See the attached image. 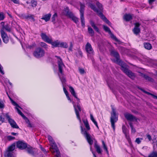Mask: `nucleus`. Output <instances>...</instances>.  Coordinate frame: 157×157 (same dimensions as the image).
<instances>
[{
  "label": "nucleus",
  "mask_w": 157,
  "mask_h": 157,
  "mask_svg": "<svg viewBox=\"0 0 157 157\" xmlns=\"http://www.w3.org/2000/svg\"><path fill=\"white\" fill-rule=\"evenodd\" d=\"M86 2H87V3L88 4V6L94 12H96L98 14V15L101 17V19L103 20L109 25H111V23L107 19L105 16L103 14L102 12L99 11L96 8L94 5L90 3V2H91L92 1L91 0H86Z\"/></svg>",
  "instance_id": "nucleus-1"
},
{
  "label": "nucleus",
  "mask_w": 157,
  "mask_h": 157,
  "mask_svg": "<svg viewBox=\"0 0 157 157\" xmlns=\"http://www.w3.org/2000/svg\"><path fill=\"white\" fill-rule=\"evenodd\" d=\"M120 66L121 67V69L130 78L132 79H134L136 76L135 74L127 68V65L125 63L121 62Z\"/></svg>",
  "instance_id": "nucleus-2"
},
{
  "label": "nucleus",
  "mask_w": 157,
  "mask_h": 157,
  "mask_svg": "<svg viewBox=\"0 0 157 157\" xmlns=\"http://www.w3.org/2000/svg\"><path fill=\"white\" fill-rule=\"evenodd\" d=\"M64 13L65 16L71 19L76 24H77L78 23V18L75 16L72 12L70 11L68 7H66L64 8Z\"/></svg>",
  "instance_id": "nucleus-3"
},
{
  "label": "nucleus",
  "mask_w": 157,
  "mask_h": 157,
  "mask_svg": "<svg viewBox=\"0 0 157 157\" xmlns=\"http://www.w3.org/2000/svg\"><path fill=\"white\" fill-rule=\"evenodd\" d=\"M112 112L111 113L110 122L112 127L114 130L115 129V123L118 120V117L116 116V109L113 108H112Z\"/></svg>",
  "instance_id": "nucleus-4"
},
{
  "label": "nucleus",
  "mask_w": 157,
  "mask_h": 157,
  "mask_svg": "<svg viewBox=\"0 0 157 157\" xmlns=\"http://www.w3.org/2000/svg\"><path fill=\"white\" fill-rule=\"evenodd\" d=\"M15 144L13 143L9 146L4 153L5 157H14L13 151L15 148Z\"/></svg>",
  "instance_id": "nucleus-5"
},
{
  "label": "nucleus",
  "mask_w": 157,
  "mask_h": 157,
  "mask_svg": "<svg viewBox=\"0 0 157 157\" xmlns=\"http://www.w3.org/2000/svg\"><path fill=\"white\" fill-rule=\"evenodd\" d=\"M45 54L44 51L41 48H36L33 52L34 56L36 58H39L43 57Z\"/></svg>",
  "instance_id": "nucleus-6"
},
{
  "label": "nucleus",
  "mask_w": 157,
  "mask_h": 157,
  "mask_svg": "<svg viewBox=\"0 0 157 157\" xmlns=\"http://www.w3.org/2000/svg\"><path fill=\"white\" fill-rule=\"evenodd\" d=\"M103 28L104 29L106 32H107L110 35L111 38L116 41L117 42L118 44H121L122 43L111 32L109 28L106 26L103 25Z\"/></svg>",
  "instance_id": "nucleus-7"
},
{
  "label": "nucleus",
  "mask_w": 157,
  "mask_h": 157,
  "mask_svg": "<svg viewBox=\"0 0 157 157\" xmlns=\"http://www.w3.org/2000/svg\"><path fill=\"white\" fill-rule=\"evenodd\" d=\"M16 147L20 149L23 150L27 147V144L22 141H19L17 142Z\"/></svg>",
  "instance_id": "nucleus-8"
},
{
  "label": "nucleus",
  "mask_w": 157,
  "mask_h": 157,
  "mask_svg": "<svg viewBox=\"0 0 157 157\" xmlns=\"http://www.w3.org/2000/svg\"><path fill=\"white\" fill-rule=\"evenodd\" d=\"M1 36L3 42L5 44H7L9 41V38L7 34L3 29L0 31Z\"/></svg>",
  "instance_id": "nucleus-9"
},
{
  "label": "nucleus",
  "mask_w": 157,
  "mask_h": 157,
  "mask_svg": "<svg viewBox=\"0 0 157 157\" xmlns=\"http://www.w3.org/2000/svg\"><path fill=\"white\" fill-rule=\"evenodd\" d=\"M135 27L132 31L136 35H137L140 32V29L139 27L140 24L138 22H136L134 24Z\"/></svg>",
  "instance_id": "nucleus-10"
},
{
  "label": "nucleus",
  "mask_w": 157,
  "mask_h": 157,
  "mask_svg": "<svg viewBox=\"0 0 157 157\" xmlns=\"http://www.w3.org/2000/svg\"><path fill=\"white\" fill-rule=\"evenodd\" d=\"M40 36L41 39L45 42L48 43H50L52 38L48 36L46 34L44 33H41L40 34Z\"/></svg>",
  "instance_id": "nucleus-11"
},
{
  "label": "nucleus",
  "mask_w": 157,
  "mask_h": 157,
  "mask_svg": "<svg viewBox=\"0 0 157 157\" xmlns=\"http://www.w3.org/2000/svg\"><path fill=\"white\" fill-rule=\"evenodd\" d=\"M124 115L128 121H132L133 120H135L136 121L137 120L136 117L131 114L125 113L124 114Z\"/></svg>",
  "instance_id": "nucleus-12"
},
{
  "label": "nucleus",
  "mask_w": 157,
  "mask_h": 157,
  "mask_svg": "<svg viewBox=\"0 0 157 157\" xmlns=\"http://www.w3.org/2000/svg\"><path fill=\"white\" fill-rule=\"evenodd\" d=\"M85 49L86 52L90 54H93L94 51L90 44L87 42L86 45Z\"/></svg>",
  "instance_id": "nucleus-13"
},
{
  "label": "nucleus",
  "mask_w": 157,
  "mask_h": 157,
  "mask_svg": "<svg viewBox=\"0 0 157 157\" xmlns=\"http://www.w3.org/2000/svg\"><path fill=\"white\" fill-rule=\"evenodd\" d=\"M84 134V135L88 143L90 145H92L93 144V141L91 138L90 135L87 133L86 131H85Z\"/></svg>",
  "instance_id": "nucleus-14"
},
{
  "label": "nucleus",
  "mask_w": 157,
  "mask_h": 157,
  "mask_svg": "<svg viewBox=\"0 0 157 157\" xmlns=\"http://www.w3.org/2000/svg\"><path fill=\"white\" fill-rule=\"evenodd\" d=\"M110 53L111 55L114 57L117 61L119 60L120 56L119 53L114 50H112L111 51Z\"/></svg>",
  "instance_id": "nucleus-15"
},
{
  "label": "nucleus",
  "mask_w": 157,
  "mask_h": 157,
  "mask_svg": "<svg viewBox=\"0 0 157 157\" xmlns=\"http://www.w3.org/2000/svg\"><path fill=\"white\" fill-rule=\"evenodd\" d=\"M141 75L145 78V79L147 81L150 82H153L154 81V79L148 76L141 73Z\"/></svg>",
  "instance_id": "nucleus-16"
},
{
  "label": "nucleus",
  "mask_w": 157,
  "mask_h": 157,
  "mask_svg": "<svg viewBox=\"0 0 157 157\" xmlns=\"http://www.w3.org/2000/svg\"><path fill=\"white\" fill-rule=\"evenodd\" d=\"M59 63H58L59 71V72L61 74L63 73V68L64 66V65L63 63V61L60 60Z\"/></svg>",
  "instance_id": "nucleus-17"
},
{
  "label": "nucleus",
  "mask_w": 157,
  "mask_h": 157,
  "mask_svg": "<svg viewBox=\"0 0 157 157\" xmlns=\"http://www.w3.org/2000/svg\"><path fill=\"white\" fill-rule=\"evenodd\" d=\"M48 43L51 44L52 46V48L59 47V42L57 41H52V39H51L50 40V42Z\"/></svg>",
  "instance_id": "nucleus-18"
},
{
  "label": "nucleus",
  "mask_w": 157,
  "mask_h": 157,
  "mask_svg": "<svg viewBox=\"0 0 157 157\" xmlns=\"http://www.w3.org/2000/svg\"><path fill=\"white\" fill-rule=\"evenodd\" d=\"M6 119L8 120L9 123L11 126L12 125V123H14L15 121L10 117V116L9 114V113H6Z\"/></svg>",
  "instance_id": "nucleus-19"
},
{
  "label": "nucleus",
  "mask_w": 157,
  "mask_h": 157,
  "mask_svg": "<svg viewBox=\"0 0 157 157\" xmlns=\"http://www.w3.org/2000/svg\"><path fill=\"white\" fill-rule=\"evenodd\" d=\"M6 119L8 120L9 123L11 126L12 125V123H14L15 121L10 117V116L9 114V113H6Z\"/></svg>",
  "instance_id": "nucleus-20"
},
{
  "label": "nucleus",
  "mask_w": 157,
  "mask_h": 157,
  "mask_svg": "<svg viewBox=\"0 0 157 157\" xmlns=\"http://www.w3.org/2000/svg\"><path fill=\"white\" fill-rule=\"evenodd\" d=\"M69 88L70 89V91L71 94L77 99V100L79 101V99L77 97L75 91L73 87L71 86H70L69 87Z\"/></svg>",
  "instance_id": "nucleus-21"
},
{
  "label": "nucleus",
  "mask_w": 157,
  "mask_h": 157,
  "mask_svg": "<svg viewBox=\"0 0 157 157\" xmlns=\"http://www.w3.org/2000/svg\"><path fill=\"white\" fill-rule=\"evenodd\" d=\"M138 88L141 91H142L144 93L146 94H147L148 95H150L151 96L153 97V98H154V99H157V96H156V95H154V94H153L149 92H148L145 91V90H144V89H142V88L139 87Z\"/></svg>",
  "instance_id": "nucleus-22"
},
{
  "label": "nucleus",
  "mask_w": 157,
  "mask_h": 157,
  "mask_svg": "<svg viewBox=\"0 0 157 157\" xmlns=\"http://www.w3.org/2000/svg\"><path fill=\"white\" fill-rule=\"evenodd\" d=\"M90 23L91 26L98 33H99V29L98 28L94 22L92 20L90 21Z\"/></svg>",
  "instance_id": "nucleus-23"
},
{
  "label": "nucleus",
  "mask_w": 157,
  "mask_h": 157,
  "mask_svg": "<svg viewBox=\"0 0 157 157\" xmlns=\"http://www.w3.org/2000/svg\"><path fill=\"white\" fill-rule=\"evenodd\" d=\"M27 151L28 153L33 155H34V153L33 151V148L32 147L30 146H29L28 147L27 146Z\"/></svg>",
  "instance_id": "nucleus-24"
},
{
  "label": "nucleus",
  "mask_w": 157,
  "mask_h": 157,
  "mask_svg": "<svg viewBox=\"0 0 157 157\" xmlns=\"http://www.w3.org/2000/svg\"><path fill=\"white\" fill-rule=\"evenodd\" d=\"M51 16V14L48 13L43 16L41 19L42 20H44L46 22H47L49 20Z\"/></svg>",
  "instance_id": "nucleus-25"
},
{
  "label": "nucleus",
  "mask_w": 157,
  "mask_h": 157,
  "mask_svg": "<svg viewBox=\"0 0 157 157\" xmlns=\"http://www.w3.org/2000/svg\"><path fill=\"white\" fill-rule=\"evenodd\" d=\"M80 14H84V11L85 6L84 4H82L81 2L80 3Z\"/></svg>",
  "instance_id": "nucleus-26"
},
{
  "label": "nucleus",
  "mask_w": 157,
  "mask_h": 157,
  "mask_svg": "<svg viewBox=\"0 0 157 157\" xmlns=\"http://www.w3.org/2000/svg\"><path fill=\"white\" fill-rule=\"evenodd\" d=\"M94 147L96 150L97 152L99 154H100L101 153V151L100 146L97 144V142L96 141L94 143Z\"/></svg>",
  "instance_id": "nucleus-27"
},
{
  "label": "nucleus",
  "mask_w": 157,
  "mask_h": 157,
  "mask_svg": "<svg viewBox=\"0 0 157 157\" xmlns=\"http://www.w3.org/2000/svg\"><path fill=\"white\" fill-rule=\"evenodd\" d=\"M51 146V147H50V150L51 151V152L52 153L54 151H52V149L54 150H55V151H56V150H57L58 149L57 146L55 142L52 143V144Z\"/></svg>",
  "instance_id": "nucleus-28"
},
{
  "label": "nucleus",
  "mask_w": 157,
  "mask_h": 157,
  "mask_svg": "<svg viewBox=\"0 0 157 157\" xmlns=\"http://www.w3.org/2000/svg\"><path fill=\"white\" fill-rule=\"evenodd\" d=\"M132 19V16L130 14H125L124 16V19L126 21H129Z\"/></svg>",
  "instance_id": "nucleus-29"
},
{
  "label": "nucleus",
  "mask_w": 157,
  "mask_h": 157,
  "mask_svg": "<svg viewBox=\"0 0 157 157\" xmlns=\"http://www.w3.org/2000/svg\"><path fill=\"white\" fill-rule=\"evenodd\" d=\"M6 94L7 95L8 97L9 98L10 100L12 103L13 104V105L14 106H16V107H17L19 108L20 109H21V108L20 106L16 102H15L9 96V95L8 92H6Z\"/></svg>",
  "instance_id": "nucleus-30"
},
{
  "label": "nucleus",
  "mask_w": 157,
  "mask_h": 157,
  "mask_svg": "<svg viewBox=\"0 0 157 157\" xmlns=\"http://www.w3.org/2000/svg\"><path fill=\"white\" fill-rule=\"evenodd\" d=\"M144 47L145 48L148 50H150L152 48L151 44L149 43H144Z\"/></svg>",
  "instance_id": "nucleus-31"
},
{
  "label": "nucleus",
  "mask_w": 157,
  "mask_h": 157,
  "mask_svg": "<svg viewBox=\"0 0 157 157\" xmlns=\"http://www.w3.org/2000/svg\"><path fill=\"white\" fill-rule=\"evenodd\" d=\"M80 15V19L81 25L82 27H84L85 26V21L84 20V14Z\"/></svg>",
  "instance_id": "nucleus-32"
},
{
  "label": "nucleus",
  "mask_w": 157,
  "mask_h": 157,
  "mask_svg": "<svg viewBox=\"0 0 157 157\" xmlns=\"http://www.w3.org/2000/svg\"><path fill=\"white\" fill-rule=\"evenodd\" d=\"M6 113H2L0 115V121H1L2 123H4L5 122V118L4 117H6Z\"/></svg>",
  "instance_id": "nucleus-33"
},
{
  "label": "nucleus",
  "mask_w": 157,
  "mask_h": 157,
  "mask_svg": "<svg viewBox=\"0 0 157 157\" xmlns=\"http://www.w3.org/2000/svg\"><path fill=\"white\" fill-rule=\"evenodd\" d=\"M88 32L91 34V36H93L94 35V32L93 29L89 26H88Z\"/></svg>",
  "instance_id": "nucleus-34"
},
{
  "label": "nucleus",
  "mask_w": 157,
  "mask_h": 157,
  "mask_svg": "<svg viewBox=\"0 0 157 157\" xmlns=\"http://www.w3.org/2000/svg\"><path fill=\"white\" fill-rule=\"evenodd\" d=\"M59 47H61L65 48H67L68 47V45L65 42H59Z\"/></svg>",
  "instance_id": "nucleus-35"
},
{
  "label": "nucleus",
  "mask_w": 157,
  "mask_h": 157,
  "mask_svg": "<svg viewBox=\"0 0 157 157\" xmlns=\"http://www.w3.org/2000/svg\"><path fill=\"white\" fill-rule=\"evenodd\" d=\"M17 109L18 113L25 120L27 119V118L22 113L21 110L17 108H16Z\"/></svg>",
  "instance_id": "nucleus-36"
},
{
  "label": "nucleus",
  "mask_w": 157,
  "mask_h": 157,
  "mask_svg": "<svg viewBox=\"0 0 157 157\" xmlns=\"http://www.w3.org/2000/svg\"><path fill=\"white\" fill-rule=\"evenodd\" d=\"M83 121L87 129L89 130L90 129V128L87 120H83Z\"/></svg>",
  "instance_id": "nucleus-37"
},
{
  "label": "nucleus",
  "mask_w": 157,
  "mask_h": 157,
  "mask_svg": "<svg viewBox=\"0 0 157 157\" xmlns=\"http://www.w3.org/2000/svg\"><path fill=\"white\" fill-rule=\"evenodd\" d=\"M90 119L94 123V124L96 125L98 129H99V127L98 126L97 123L96 121L94 119L93 115L92 114H90Z\"/></svg>",
  "instance_id": "nucleus-38"
},
{
  "label": "nucleus",
  "mask_w": 157,
  "mask_h": 157,
  "mask_svg": "<svg viewBox=\"0 0 157 157\" xmlns=\"http://www.w3.org/2000/svg\"><path fill=\"white\" fill-rule=\"evenodd\" d=\"M74 107L77 118L79 121L80 122H81V119L80 117L78 111L76 109L75 106H74Z\"/></svg>",
  "instance_id": "nucleus-39"
},
{
  "label": "nucleus",
  "mask_w": 157,
  "mask_h": 157,
  "mask_svg": "<svg viewBox=\"0 0 157 157\" xmlns=\"http://www.w3.org/2000/svg\"><path fill=\"white\" fill-rule=\"evenodd\" d=\"M96 5L99 9L98 10L101 12L103 10V7L102 4L99 2H98L96 3Z\"/></svg>",
  "instance_id": "nucleus-40"
},
{
  "label": "nucleus",
  "mask_w": 157,
  "mask_h": 157,
  "mask_svg": "<svg viewBox=\"0 0 157 157\" xmlns=\"http://www.w3.org/2000/svg\"><path fill=\"white\" fill-rule=\"evenodd\" d=\"M122 130L123 133L124 134L126 137L127 132L128 131V130L126 127L124 125H123L122 126Z\"/></svg>",
  "instance_id": "nucleus-41"
},
{
  "label": "nucleus",
  "mask_w": 157,
  "mask_h": 157,
  "mask_svg": "<svg viewBox=\"0 0 157 157\" xmlns=\"http://www.w3.org/2000/svg\"><path fill=\"white\" fill-rule=\"evenodd\" d=\"M148 157H157V152H152L148 155Z\"/></svg>",
  "instance_id": "nucleus-42"
},
{
  "label": "nucleus",
  "mask_w": 157,
  "mask_h": 157,
  "mask_svg": "<svg viewBox=\"0 0 157 157\" xmlns=\"http://www.w3.org/2000/svg\"><path fill=\"white\" fill-rule=\"evenodd\" d=\"M33 17L34 16L33 15L28 14L26 16V19H31L33 21H34L35 20Z\"/></svg>",
  "instance_id": "nucleus-43"
},
{
  "label": "nucleus",
  "mask_w": 157,
  "mask_h": 157,
  "mask_svg": "<svg viewBox=\"0 0 157 157\" xmlns=\"http://www.w3.org/2000/svg\"><path fill=\"white\" fill-rule=\"evenodd\" d=\"M57 17V14L56 13H55L53 15L52 19V22L54 24H55L56 23L55 21H56V17Z\"/></svg>",
  "instance_id": "nucleus-44"
},
{
  "label": "nucleus",
  "mask_w": 157,
  "mask_h": 157,
  "mask_svg": "<svg viewBox=\"0 0 157 157\" xmlns=\"http://www.w3.org/2000/svg\"><path fill=\"white\" fill-rule=\"evenodd\" d=\"M30 3L32 4V6L33 7H35L37 5V2L35 0H31Z\"/></svg>",
  "instance_id": "nucleus-45"
},
{
  "label": "nucleus",
  "mask_w": 157,
  "mask_h": 157,
  "mask_svg": "<svg viewBox=\"0 0 157 157\" xmlns=\"http://www.w3.org/2000/svg\"><path fill=\"white\" fill-rule=\"evenodd\" d=\"M102 145L103 146V148L105 151L106 152L107 154H108V151L107 149V148L105 144V143L104 141L103 140L102 141Z\"/></svg>",
  "instance_id": "nucleus-46"
},
{
  "label": "nucleus",
  "mask_w": 157,
  "mask_h": 157,
  "mask_svg": "<svg viewBox=\"0 0 157 157\" xmlns=\"http://www.w3.org/2000/svg\"><path fill=\"white\" fill-rule=\"evenodd\" d=\"M9 32L11 31V29L8 25H6L3 28Z\"/></svg>",
  "instance_id": "nucleus-47"
},
{
  "label": "nucleus",
  "mask_w": 157,
  "mask_h": 157,
  "mask_svg": "<svg viewBox=\"0 0 157 157\" xmlns=\"http://www.w3.org/2000/svg\"><path fill=\"white\" fill-rule=\"evenodd\" d=\"M129 125L131 128V132L133 133H135L136 132V130L134 128L132 124V123L131 122L129 123Z\"/></svg>",
  "instance_id": "nucleus-48"
},
{
  "label": "nucleus",
  "mask_w": 157,
  "mask_h": 157,
  "mask_svg": "<svg viewBox=\"0 0 157 157\" xmlns=\"http://www.w3.org/2000/svg\"><path fill=\"white\" fill-rule=\"evenodd\" d=\"M143 140V138H136L135 142L137 144H140V143L141 142V140Z\"/></svg>",
  "instance_id": "nucleus-49"
},
{
  "label": "nucleus",
  "mask_w": 157,
  "mask_h": 157,
  "mask_svg": "<svg viewBox=\"0 0 157 157\" xmlns=\"http://www.w3.org/2000/svg\"><path fill=\"white\" fill-rule=\"evenodd\" d=\"M11 127L13 128H19L15 121H14V123H12V125Z\"/></svg>",
  "instance_id": "nucleus-50"
},
{
  "label": "nucleus",
  "mask_w": 157,
  "mask_h": 157,
  "mask_svg": "<svg viewBox=\"0 0 157 157\" xmlns=\"http://www.w3.org/2000/svg\"><path fill=\"white\" fill-rule=\"evenodd\" d=\"M40 45L41 46L45 48H48L47 44L44 42H41L40 43Z\"/></svg>",
  "instance_id": "nucleus-51"
},
{
  "label": "nucleus",
  "mask_w": 157,
  "mask_h": 157,
  "mask_svg": "<svg viewBox=\"0 0 157 157\" xmlns=\"http://www.w3.org/2000/svg\"><path fill=\"white\" fill-rule=\"evenodd\" d=\"M48 139L49 141L51 142H52V143L54 142L52 137L51 136L49 135L48 136Z\"/></svg>",
  "instance_id": "nucleus-52"
},
{
  "label": "nucleus",
  "mask_w": 157,
  "mask_h": 157,
  "mask_svg": "<svg viewBox=\"0 0 157 157\" xmlns=\"http://www.w3.org/2000/svg\"><path fill=\"white\" fill-rule=\"evenodd\" d=\"M5 18V16L3 13H0V21L3 20Z\"/></svg>",
  "instance_id": "nucleus-53"
},
{
  "label": "nucleus",
  "mask_w": 157,
  "mask_h": 157,
  "mask_svg": "<svg viewBox=\"0 0 157 157\" xmlns=\"http://www.w3.org/2000/svg\"><path fill=\"white\" fill-rule=\"evenodd\" d=\"M55 152H56V156L57 157H59V156L60 155V153L59 149H58L57 150H56V151H54L53 153H54Z\"/></svg>",
  "instance_id": "nucleus-54"
},
{
  "label": "nucleus",
  "mask_w": 157,
  "mask_h": 157,
  "mask_svg": "<svg viewBox=\"0 0 157 157\" xmlns=\"http://www.w3.org/2000/svg\"><path fill=\"white\" fill-rule=\"evenodd\" d=\"M25 120H27V121H26L27 123L28 124V126L29 127H32V126L31 124L30 123L29 120L27 118V119H26Z\"/></svg>",
  "instance_id": "nucleus-55"
},
{
  "label": "nucleus",
  "mask_w": 157,
  "mask_h": 157,
  "mask_svg": "<svg viewBox=\"0 0 157 157\" xmlns=\"http://www.w3.org/2000/svg\"><path fill=\"white\" fill-rule=\"evenodd\" d=\"M5 107L4 104L3 102L0 101V109H3Z\"/></svg>",
  "instance_id": "nucleus-56"
},
{
  "label": "nucleus",
  "mask_w": 157,
  "mask_h": 157,
  "mask_svg": "<svg viewBox=\"0 0 157 157\" xmlns=\"http://www.w3.org/2000/svg\"><path fill=\"white\" fill-rule=\"evenodd\" d=\"M79 72L81 74H83L85 73V71L84 69L83 68H80L79 69Z\"/></svg>",
  "instance_id": "nucleus-57"
},
{
  "label": "nucleus",
  "mask_w": 157,
  "mask_h": 157,
  "mask_svg": "<svg viewBox=\"0 0 157 157\" xmlns=\"http://www.w3.org/2000/svg\"><path fill=\"white\" fill-rule=\"evenodd\" d=\"M73 44L72 42H70V45L69 48V50L70 51H72L73 48Z\"/></svg>",
  "instance_id": "nucleus-58"
},
{
  "label": "nucleus",
  "mask_w": 157,
  "mask_h": 157,
  "mask_svg": "<svg viewBox=\"0 0 157 157\" xmlns=\"http://www.w3.org/2000/svg\"><path fill=\"white\" fill-rule=\"evenodd\" d=\"M2 69L3 67L0 64V72L2 75H4V73L2 70Z\"/></svg>",
  "instance_id": "nucleus-59"
},
{
  "label": "nucleus",
  "mask_w": 157,
  "mask_h": 157,
  "mask_svg": "<svg viewBox=\"0 0 157 157\" xmlns=\"http://www.w3.org/2000/svg\"><path fill=\"white\" fill-rule=\"evenodd\" d=\"M7 138L9 140H12L15 139V138L14 137L10 136H8Z\"/></svg>",
  "instance_id": "nucleus-60"
},
{
  "label": "nucleus",
  "mask_w": 157,
  "mask_h": 157,
  "mask_svg": "<svg viewBox=\"0 0 157 157\" xmlns=\"http://www.w3.org/2000/svg\"><path fill=\"white\" fill-rule=\"evenodd\" d=\"M36 44H35L34 45L32 44V45H28L27 46V47L28 48H29L31 49L33 48V47Z\"/></svg>",
  "instance_id": "nucleus-61"
},
{
  "label": "nucleus",
  "mask_w": 157,
  "mask_h": 157,
  "mask_svg": "<svg viewBox=\"0 0 157 157\" xmlns=\"http://www.w3.org/2000/svg\"><path fill=\"white\" fill-rule=\"evenodd\" d=\"M147 138H148L149 141L151 140V137L150 135L149 134H147L146 135Z\"/></svg>",
  "instance_id": "nucleus-62"
},
{
  "label": "nucleus",
  "mask_w": 157,
  "mask_h": 157,
  "mask_svg": "<svg viewBox=\"0 0 157 157\" xmlns=\"http://www.w3.org/2000/svg\"><path fill=\"white\" fill-rule=\"evenodd\" d=\"M13 3L15 4H19V2L18 0H11Z\"/></svg>",
  "instance_id": "nucleus-63"
},
{
  "label": "nucleus",
  "mask_w": 157,
  "mask_h": 157,
  "mask_svg": "<svg viewBox=\"0 0 157 157\" xmlns=\"http://www.w3.org/2000/svg\"><path fill=\"white\" fill-rule=\"evenodd\" d=\"M80 128H81V133L82 134L84 135V133L86 131L85 130V131L84 130V129L82 127V126H81Z\"/></svg>",
  "instance_id": "nucleus-64"
}]
</instances>
